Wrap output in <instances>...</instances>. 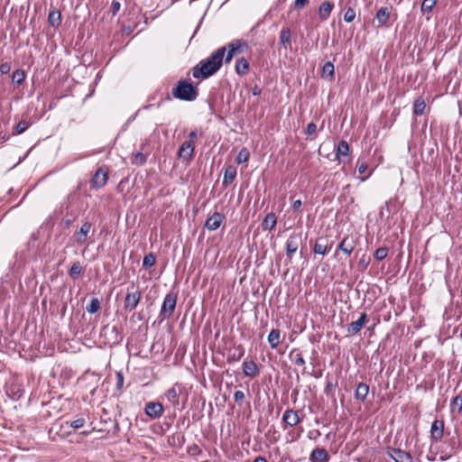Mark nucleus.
<instances>
[{
	"mask_svg": "<svg viewBox=\"0 0 462 462\" xmlns=\"http://www.w3.org/2000/svg\"><path fill=\"white\" fill-rule=\"evenodd\" d=\"M226 48L225 46L217 49L207 59L200 60L193 69L192 76L195 79H205L218 71L221 68Z\"/></svg>",
	"mask_w": 462,
	"mask_h": 462,
	"instance_id": "obj_1",
	"label": "nucleus"
},
{
	"mask_svg": "<svg viewBox=\"0 0 462 462\" xmlns=\"http://www.w3.org/2000/svg\"><path fill=\"white\" fill-rule=\"evenodd\" d=\"M172 95L180 100L193 101L198 97L199 92L189 81L180 80L178 82L176 88L172 89Z\"/></svg>",
	"mask_w": 462,
	"mask_h": 462,
	"instance_id": "obj_2",
	"label": "nucleus"
},
{
	"mask_svg": "<svg viewBox=\"0 0 462 462\" xmlns=\"http://www.w3.org/2000/svg\"><path fill=\"white\" fill-rule=\"evenodd\" d=\"M142 298L140 290L134 283L127 288L124 300V310L126 312H132L136 309Z\"/></svg>",
	"mask_w": 462,
	"mask_h": 462,
	"instance_id": "obj_3",
	"label": "nucleus"
},
{
	"mask_svg": "<svg viewBox=\"0 0 462 462\" xmlns=\"http://www.w3.org/2000/svg\"><path fill=\"white\" fill-rule=\"evenodd\" d=\"M176 301L177 296L173 293H168L165 295L159 314L161 321L171 318L176 308Z\"/></svg>",
	"mask_w": 462,
	"mask_h": 462,
	"instance_id": "obj_4",
	"label": "nucleus"
},
{
	"mask_svg": "<svg viewBox=\"0 0 462 462\" xmlns=\"http://www.w3.org/2000/svg\"><path fill=\"white\" fill-rule=\"evenodd\" d=\"M184 385L179 382H176L169 388L163 395V398L174 408L179 409L180 398L184 391Z\"/></svg>",
	"mask_w": 462,
	"mask_h": 462,
	"instance_id": "obj_5",
	"label": "nucleus"
},
{
	"mask_svg": "<svg viewBox=\"0 0 462 462\" xmlns=\"http://www.w3.org/2000/svg\"><path fill=\"white\" fill-rule=\"evenodd\" d=\"M248 44L244 40H235L227 44L228 51L225 58V62L229 63L233 57L238 53H242L245 50H246Z\"/></svg>",
	"mask_w": 462,
	"mask_h": 462,
	"instance_id": "obj_6",
	"label": "nucleus"
},
{
	"mask_svg": "<svg viewBox=\"0 0 462 462\" xmlns=\"http://www.w3.org/2000/svg\"><path fill=\"white\" fill-rule=\"evenodd\" d=\"M356 245V241L349 236H345L337 245L334 257L337 258L338 256L339 252H342L346 255L349 256L355 250Z\"/></svg>",
	"mask_w": 462,
	"mask_h": 462,
	"instance_id": "obj_7",
	"label": "nucleus"
},
{
	"mask_svg": "<svg viewBox=\"0 0 462 462\" xmlns=\"http://www.w3.org/2000/svg\"><path fill=\"white\" fill-rule=\"evenodd\" d=\"M302 241L301 233H292L286 241V255L291 259L292 255L297 252Z\"/></svg>",
	"mask_w": 462,
	"mask_h": 462,
	"instance_id": "obj_8",
	"label": "nucleus"
},
{
	"mask_svg": "<svg viewBox=\"0 0 462 462\" xmlns=\"http://www.w3.org/2000/svg\"><path fill=\"white\" fill-rule=\"evenodd\" d=\"M388 456L393 458L395 462H412L413 457L408 451L402 450L397 448H387Z\"/></svg>",
	"mask_w": 462,
	"mask_h": 462,
	"instance_id": "obj_9",
	"label": "nucleus"
},
{
	"mask_svg": "<svg viewBox=\"0 0 462 462\" xmlns=\"http://www.w3.org/2000/svg\"><path fill=\"white\" fill-rule=\"evenodd\" d=\"M108 179V172L103 168H98L90 180L91 189H98L103 188Z\"/></svg>",
	"mask_w": 462,
	"mask_h": 462,
	"instance_id": "obj_10",
	"label": "nucleus"
},
{
	"mask_svg": "<svg viewBox=\"0 0 462 462\" xmlns=\"http://www.w3.org/2000/svg\"><path fill=\"white\" fill-rule=\"evenodd\" d=\"M164 411V407L160 402H150L145 404L144 412L152 420L160 419Z\"/></svg>",
	"mask_w": 462,
	"mask_h": 462,
	"instance_id": "obj_11",
	"label": "nucleus"
},
{
	"mask_svg": "<svg viewBox=\"0 0 462 462\" xmlns=\"http://www.w3.org/2000/svg\"><path fill=\"white\" fill-rule=\"evenodd\" d=\"M102 333L106 337L107 342L111 345L119 344L123 339V336L120 334L116 326H105L102 329Z\"/></svg>",
	"mask_w": 462,
	"mask_h": 462,
	"instance_id": "obj_12",
	"label": "nucleus"
},
{
	"mask_svg": "<svg viewBox=\"0 0 462 462\" xmlns=\"http://www.w3.org/2000/svg\"><path fill=\"white\" fill-rule=\"evenodd\" d=\"M195 144L191 141H185L182 143L178 151V157L183 162H189L193 158Z\"/></svg>",
	"mask_w": 462,
	"mask_h": 462,
	"instance_id": "obj_13",
	"label": "nucleus"
},
{
	"mask_svg": "<svg viewBox=\"0 0 462 462\" xmlns=\"http://www.w3.org/2000/svg\"><path fill=\"white\" fill-rule=\"evenodd\" d=\"M444 421L442 420H435L430 426V439L433 442H439L443 438Z\"/></svg>",
	"mask_w": 462,
	"mask_h": 462,
	"instance_id": "obj_14",
	"label": "nucleus"
},
{
	"mask_svg": "<svg viewBox=\"0 0 462 462\" xmlns=\"http://www.w3.org/2000/svg\"><path fill=\"white\" fill-rule=\"evenodd\" d=\"M92 225L90 222L86 221L82 224L79 231H76L73 235V238L78 245H83L86 243L88 233L90 232Z\"/></svg>",
	"mask_w": 462,
	"mask_h": 462,
	"instance_id": "obj_15",
	"label": "nucleus"
},
{
	"mask_svg": "<svg viewBox=\"0 0 462 462\" xmlns=\"http://www.w3.org/2000/svg\"><path fill=\"white\" fill-rule=\"evenodd\" d=\"M224 218L225 217L221 213L215 212L207 218L205 226L209 231H215L221 226Z\"/></svg>",
	"mask_w": 462,
	"mask_h": 462,
	"instance_id": "obj_16",
	"label": "nucleus"
},
{
	"mask_svg": "<svg viewBox=\"0 0 462 462\" xmlns=\"http://www.w3.org/2000/svg\"><path fill=\"white\" fill-rule=\"evenodd\" d=\"M367 320V315L365 312H363L357 320L351 322L348 324L346 331L348 335L354 336L360 332L363 326Z\"/></svg>",
	"mask_w": 462,
	"mask_h": 462,
	"instance_id": "obj_17",
	"label": "nucleus"
},
{
	"mask_svg": "<svg viewBox=\"0 0 462 462\" xmlns=\"http://www.w3.org/2000/svg\"><path fill=\"white\" fill-rule=\"evenodd\" d=\"M243 373L245 376L254 378L259 375V369L255 362L245 360L242 365Z\"/></svg>",
	"mask_w": 462,
	"mask_h": 462,
	"instance_id": "obj_18",
	"label": "nucleus"
},
{
	"mask_svg": "<svg viewBox=\"0 0 462 462\" xmlns=\"http://www.w3.org/2000/svg\"><path fill=\"white\" fill-rule=\"evenodd\" d=\"M329 459L328 454L325 448H314L310 455V462H328Z\"/></svg>",
	"mask_w": 462,
	"mask_h": 462,
	"instance_id": "obj_19",
	"label": "nucleus"
},
{
	"mask_svg": "<svg viewBox=\"0 0 462 462\" xmlns=\"http://www.w3.org/2000/svg\"><path fill=\"white\" fill-rule=\"evenodd\" d=\"M282 420L290 427L296 426L300 421L298 411L294 410L285 411L282 415Z\"/></svg>",
	"mask_w": 462,
	"mask_h": 462,
	"instance_id": "obj_20",
	"label": "nucleus"
},
{
	"mask_svg": "<svg viewBox=\"0 0 462 462\" xmlns=\"http://www.w3.org/2000/svg\"><path fill=\"white\" fill-rule=\"evenodd\" d=\"M349 152V144L346 141L341 140L338 142L337 146L336 157L338 160L339 163H345V160L342 157H346Z\"/></svg>",
	"mask_w": 462,
	"mask_h": 462,
	"instance_id": "obj_21",
	"label": "nucleus"
},
{
	"mask_svg": "<svg viewBox=\"0 0 462 462\" xmlns=\"http://www.w3.org/2000/svg\"><path fill=\"white\" fill-rule=\"evenodd\" d=\"M375 18L379 27L386 26L390 19V12L387 7H381L376 12Z\"/></svg>",
	"mask_w": 462,
	"mask_h": 462,
	"instance_id": "obj_22",
	"label": "nucleus"
},
{
	"mask_svg": "<svg viewBox=\"0 0 462 462\" xmlns=\"http://www.w3.org/2000/svg\"><path fill=\"white\" fill-rule=\"evenodd\" d=\"M368 393H369V386L368 384L365 383H359L357 385H356V391H355V398L361 402H364L368 395Z\"/></svg>",
	"mask_w": 462,
	"mask_h": 462,
	"instance_id": "obj_23",
	"label": "nucleus"
},
{
	"mask_svg": "<svg viewBox=\"0 0 462 462\" xmlns=\"http://www.w3.org/2000/svg\"><path fill=\"white\" fill-rule=\"evenodd\" d=\"M334 8V5L329 2V1H324L320 4L319 7V17L322 21H326L332 10Z\"/></svg>",
	"mask_w": 462,
	"mask_h": 462,
	"instance_id": "obj_24",
	"label": "nucleus"
},
{
	"mask_svg": "<svg viewBox=\"0 0 462 462\" xmlns=\"http://www.w3.org/2000/svg\"><path fill=\"white\" fill-rule=\"evenodd\" d=\"M276 223H277L276 216L274 213L271 212L264 217L261 226H262L263 230L272 231L275 227Z\"/></svg>",
	"mask_w": 462,
	"mask_h": 462,
	"instance_id": "obj_25",
	"label": "nucleus"
},
{
	"mask_svg": "<svg viewBox=\"0 0 462 462\" xmlns=\"http://www.w3.org/2000/svg\"><path fill=\"white\" fill-rule=\"evenodd\" d=\"M236 168L234 165H228L225 169L223 185L227 186L232 183L236 177Z\"/></svg>",
	"mask_w": 462,
	"mask_h": 462,
	"instance_id": "obj_26",
	"label": "nucleus"
},
{
	"mask_svg": "<svg viewBox=\"0 0 462 462\" xmlns=\"http://www.w3.org/2000/svg\"><path fill=\"white\" fill-rule=\"evenodd\" d=\"M313 252L316 254H321V255H325L328 254V244L326 243V238H324V237L318 238V240L316 241V243L314 245Z\"/></svg>",
	"mask_w": 462,
	"mask_h": 462,
	"instance_id": "obj_27",
	"label": "nucleus"
},
{
	"mask_svg": "<svg viewBox=\"0 0 462 462\" xmlns=\"http://www.w3.org/2000/svg\"><path fill=\"white\" fill-rule=\"evenodd\" d=\"M291 32L290 28L282 27L280 32V42L284 49H288L291 43Z\"/></svg>",
	"mask_w": 462,
	"mask_h": 462,
	"instance_id": "obj_28",
	"label": "nucleus"
},
{
	"mask_svg": "<svg viewBox=\"0 0 462 462\" xmlns=\"http://www.w3.org/2000/svg\"><path fill=\"white\" fill-rule=\"evenodd\" d=\"M249 62L245 58H240L236 62V72L239 76H245L248 73Z\"/></svg>",
	"mask_w": 462,
	"mask_h": 462,
	"instance_id": "obj_29",
	"label": "nucleus"
},
{
	"mask_svg": "<svg viewBox=\"0 0 462 462\" xmlns=\"http://www.w3.org/2000/svg\"><path fill=\"white\" fill-rule=\"evenodd\" d=\"M48 23L53 28H58L61 23V14L60 11L52 10L49 13Z\"/></svg>",
	"mask_w": 462,
	"mask_h": 462,
	"instance_id": "obj_30",
	"label": "nucleus"
},
{
	"mask_svg": "<svg viewBox=\"0 0 462 462\" xmlns=\"http://www.w3.org/2000/svg\"><path fill=\"white\" fill-rule=\"evenodd\" d=\"M281 331L277 328H273L268 335V343L272 348H276L280 344Z\"/></svg>",
	"mask_w": 462,
	"mask_h": 462,
	"instance_id": "obj_31",
	"label": "nucleus"
},
{
	"mask_svg": "<svg viewBox=\"0 0 462 462\" xmlns=\"http://www.w3.org/2000/svg\"><path fill=\"white\" fill-rule=\"evenodd\" d=\"M426 108L425 101L422 97H418L413 102V114L415 116H421Z\"/></svg>",
	"mask_w": 462,
	"mask_h": 462,
	"instance_id": "obj_32",
	"label": "nucleus"
},
{
	"mask_svg": "<svg viewBox=\"0 0 462 462\" xmlns=\"http://www.w3.org/2000/svg\"><path fill=\"white\" fill-rule=\"evenodd\" d=\"M290 357L291 358L292 362L297 365H300V366H302L304 369H305V360L304 358L302 357V355L300 352H299L298 350L296 349H293L291 353H290Z\"/></svg>",
	"mask_w": 462,
	"mask_h": 462,
	"instance_id": "obj_33",
	"label": "nucleus"
},
{
	"mask_svg": "<svg viewBox=\"0 0 462 462\" xmlns=\"http://www.w3.org/2000/svg\"><path fill=\"white\" fill-rule=\"evenodd\" d=\"M82 271H83V268H82L81 263L79 262H75L72 263V265L69 271V274L70 278L75 280L76 278L79 277V275L82 273Z\"/></svg>",
	"mask_w": 462,
	"mask_h": 462,
	"instance_id": "obj_34",
	"label": "nucleus"
},
{
	"mask_svg": "<svg viewBox=\"0 0 462 462\" xmlns=\"http://www.w3.org/2000/svg\"><path fill=\"white\" fill-rule=\"evenodd\" d=\"M437 0H423L420 5V12L422 14H430L434 5H436Z\"/></svg>",
	"mask_w": 462,
	"mask_h": 462,
	"instance_id": "obj_35",
	"label": "nucleus"
},
{
	"mask_svg": "<svg viewBox=\"0 0 462 462\" xmlns=\"http://www.w3.org/2000/svg\"><path fill=\"white\" fill-rule=\"evenodd\" d=\"M244 349L239 346L233 354L228 355L226 360L230 363L238 362L244 356Z\"/></svg>",
	"mask_w": 462,
	"mask_h": 462,
	"instance_id": "obj_36",
	"label": "nucleus"
},
{
	"mask_svg": "<svg viewBox=\"0 0 462 462\" xmlns=\"http://www.w3.org/2000/svg\"><path fill=\"white\" fill-rule=\"evenodd\" d=\"M25 79V73L23 69H15L13 72L12 80L14 83H16L17 85L23 84V82Z\"/></svg>",
	"mask_w": 462,
	"mask_h": 462,
	"instance_id": "obj_37",
	"label": "nucleus"
},
{
	"mask_svg": "<svg viewBox=\"0 0 462 462\" xmlns=\"http://www.w3.org/2000/svg\"><path fill=\"white\" fill-rule=\"evenodd\" d=\"M87 311L94 314L100 310V301L97 298H93L86 308Z\"/></svg>",
	"mask_w": 462,
	"mask_h": 462,
	"instance_id": "obj_38",
	"label": "nucleus"
},
{
	"mask_svg": "<svg viewBox=\"0 0 462 462\" xmlns=\"http://www.w3.org/2000/svg\"><path fill=\"white\" fill-rule=\"evenodd\" d=\"M249 156H250V153H249L248 150L246 148H243L238 152V154H237V156L236 158V162L238 164L245 163V162H246L248 161Z\"/></svg>",
	"mask_w": 462,
	"mask_h": 462,
	"instance_id": "obj_39",
	"label": "nucleus"
},
{
	"mask_svg": "<svg viewBox=\"0 0 462 462\" xmlns=\"http://www.w3.org/2000/svg\"><path fill=\"white\" fill-rule=\"evenodd\" d=\"M155 264V256L152 253L144 255L143 259V267L148 269Z\"/></svg>",
	"mask_w": 462,
	"mask_h": 462,
	"instance_id": "obj_40",
	"label": "nucleus"
},
{
	"mask_svg": "<svg viewBox=\"0 0 462 462\" xmlns=\"http://www.w3.org/2000/svg\"><path fill=\"white\" fill-rule=\"evenodd\" d=\"M323 76L333 77L335 73L334 64L327 61L322 68Z\"/></svg>",
	"mask_w": 462,
	"mask_h": 462,
	"instance_id": "obj_41",
	"label": "nucleus"
},
{
	"mask_svg": "<svg viewBox=\"0 0 462 462\" xmlns=\"http://www.w3.org/2000/svg\"><path fill=\"white\" fill-rule=\"evenodd\" d=\"M30 125H31V124L28 121H25V120L20 121L15 126L14 134H23L29 128Z\"/></svg>",
	"mask_w": 462,
	"mask_h": 462,
	"instance_id": "obj_42",
	"label": "nucleus"
},
{
	"mask_svg": "<svg viewBox=\"0 0 462 462\" xmlns=\"http://www.w3.org/2000/svg\"><path fill=\"white\" fill-rule=\"evenodd\" d=\"M388 254V248L387 247H379L374 252V258L378 261H382L386 258Z\"/></svg>",
	"mask_w": 462,
	"mask_h": 462,
	"instance_id": "obj_43",
	"label": "nucleus"
},
{
	"mask_svg": "<svg viewBox=\"0 0 462 462\" xmlns=\"http://www.w3.org/2000/svg\"><path fill=\"white\" fill-rule=\"evenodd\" d=\"M356 18V11L352 7H348L344 14V21L346 23H352Z\"/></svg>",
	"mask_w": 462,
	"mask_h": 462,
	"instance_id": "obj_44",
	"label": "nucleus"
},
{
	"mask_svg": "<svg viewBox=\"0 0 462 462\" xmlns=\"http://www.w3.org/2000/svg\"><path fill=\"white\" fill-rule=\"evenodd\" d=\"M306 134L310 136L311 139H314L317 137V125L315 123H309L306 129Z\"/></svg>",
	"mask_w": 462,
	"mask_h": 462,
	"instance_id": "obj_45",
	"label": "nucleus"
},
{
	"mask_svg": "<svg viewBox=\"0 0 462 462\" xmlns=\"http://www.w3.org/2000/svg\"><path fill=\"white\" fill-rule=\"evenodd\" d=\"M147 155L139 152L134 154V160L133 163L136 165H143L146 162Z\"/></svg>",
	"mask_w": 462,
	"mask_h": 462,
	"instance_id": "obj_46",
	"label": "nucleus"
},
{
	"mask_svg": "<svg viewBox=\"0 0 462 462\" xmlns=\"http://www.w3.org/2000/svg\"><path fill=\"white\" fill-rule=\"evenodd\" d=\"M85 422L86 420L84 418H79L75 420H72L69 425L71 428L77 430L82 428L85 425Z\"/></svg>",
	"mask_w": 462,
	"mask_h": 462,
	"instance_id": "obj_47",
	"label": "nucleus"
},
{
	"mask_svg": "<svg viewBox=\"0 0 462 462\" xmlns=\"http://www.w3.org/2000/svg\"><path fill=\"white\" fill-rule=\"evenodd\" d=\"M116 386L117 390H121L124 386V375L121 372H116Z\"/></svg>",
	"mask_w": 462,
	"mask_h": 462,
	"instance_id": "obj_48",
	"label": "nucleus"
},
{
	"mask_svg": "<svg viewBox=\"0 0 462 462\" xmlns=\"http://www.w3.org/2000/svg\"><path fill=\"white\" fill-rule=\"evenodd\" d=\"M309 3L310 0H295L293 3V8L296 10H300L309 5Z\"/></svg>",
	"mask_w": 462,
	"mask_h": 462,
	"instance_id": "obj_49",
	"label": "nucleus"
},
{
	"mask_svg": "<svg viewBox=\"0 0 462 462\" xmlns=\"http://www.w3.org/2000/svg\"><path fill=\"white\" fill-rule=\"evenodd\" d=\"M336 388V384L330 381V380H328L326 382V386H325V389H324V393L325 394L328 395L330 394Z\"/></svg>",
	"mask_w": 462,
	"mask_h": 462,
	"instance_id": "obj_50",
	"label": "nucleus"
},
{
	"mask_svg": "<svg viewBox=\"0 0 462 462\" xmlns=\"http://www.w3.org/2000/svg\"><path fill=\"white\" fill-rule=\"evenodd\" d=\"M245 393L242 391H236L234 393V400L236 403L240 404L245 400Z\"/></svg>",
	"mask_w": 462,
	"mask_h": 462,
	"instance_id": "obj_51",
	"label": "nucleus"
},
{
	"mask_svg": "<svg viewBox=\"0 0 462 462\" xmlns=\"http://www.w3.org/2000/svg\"><path fill=\"white\" fill-rule=\"evenodd\" d=\"M11 70V64L9 62H3L0 64V73L5 75Z\"/></svg>",
	"mask_w": 462,
	"mask_h": 462,
	"instance_id": "obj_52",
	"label": "nucleus"
},
{
	"mask_svg": "<svg viewBox=\"0 0 462 462\" xmlns=\"http://www.w3.org/2000/svg\"><path fill=\"white\" fill-rule=\"evenodd\" d=\"M451 404L457 405L458 412H460L462 411V396L457 395L456 397H454Z\"/></svg>",
	"mask_w": 462,
	"mask_h": 462,
	"instance_id": "obj_53",
	"label": "nucleus"
},
{
	"mask_svg": "<svg viewBox=\"0 0 462 462\" xmlns=\"http://www.w3.org/2000/svg\"><path fill=\"white\" fill-rule=\"evenodd\" d=\"M121 4L118 1H113L111 4V12L113 15H116L120 10Z\"/></svg>",
	"mask_w": 462,
	"mask_h": 462,
	"instance_id": "obj_54",
	"label": "nucleus"
},
{
	"mask_svg": "<svg viewBox=\"0 0 462 462\" xmlns=\"http://www.w3.org/2000/svg\"><path fill=\"white\" fill-rule=\"evenodd\" d=\"M302 202L300 199H296L293 201L291 205V208L293 211H299L301 208Z\"/></svg>",
	"mask_w": 462,
	"mask_h": 462,
	"instance_id": "obj_55",
	"label": "nucleus"
},
{
	"mask_svg": "<svg viewBox=\"0 0 462 462\" xmlns=\"http://www.w3.org/2000/svg\"><path fill=\"white\" fill-rule=\"evenodd\" d=\"M367 169L366 163L361 162L357 164V170L359 173H365Z\"/></svg>",
	"mask_w": 462,
	"mask_h": 462,
	"instance_id": "obj_56",
	"label": "nucleus"
},
{
	"mask_svg": "<svg viewBox=\"0 0 462 462\" xmlns=\"http://www.w3.org/2000/svg\"><path fill=\"white\" fill-rule=\"evenodd\" d=\"M198 137V133L197 131H191L189 134V140L188 141H191V143H194V140Z\"/></svg>",
	"mask_w": 462,
	"mask_h": 462,
	"instance_id": "obj_57",
	"label": "nucleus"
},
{
	"mask_svg": "<svg viewBox=\"0 0 462 462\" xmlns=\"http://www.w3.org/2000/svg\"><path fill=\"white\" fill-rule=\"evenodd\" d=\"M383 210H386L388 213H390L389 202H385V204L381 208V210H380L381 217H383Z\"/></svg>",
	"mask_w": 462,
	"mask_h": 462,
	"instance_id": "obj_58",
	"label": "nucleus"
},
{
	"mask_svg": "<svg viewBox=\"0 0 462 462\" xmlns=\"http://www.w3.org/2000/svg\"><path fill=\"white\" fill-rule=\"evenodd\" d=\"M262 92V89L258 87V86H254L253 88H252V94L254 96H259Z\"/></svg>",
	"mask_w": 462,
	"mask_h": 462,
	"instance_id": "obj_59",
	"label": "nucleus"
},
{
	"mask_svg": "<svg viewBox=\"0 0 462 462\" xmlns=\"http://www.w3.org/2000/svg\"><path fill=\"white\" fill-rule=\"evenodd\" d=\"M254 462H267V460L263 457H257L254 458Z\"/></svg>",
	"mask_w": 462,
	"mask_h": 462,
	"instance_id": "obj_60",
	"label": "nucleus"
},
{
	"mask_svg": "<svg viewBox=\"0 0 462 462\" xmlns=\"http://www.w3.org/2000/svg\"><path fill=\"white\" fill-rule=\"evenodd\" d=\"M70 223H71V220H70V219H67V220H66V225H67V226H69V225H70Z\"/></svg>",
	"mask_w": 462,
	"mask_h": 462,
	"instance_id": "obj_61",
	"label": "nucleus"
},
{
	"mask_svg": "<svg viewBox=\"0 0 462 462\" xmlns=\"http://www.w3.org/2000/svg\"><path fill=\"white\" fill-rule=\"evenodd\" d=\"M360 264H364V265H365V260H364V259L360 260Z\"/></svg>",
	"mask_w": 462,
	"mask_h": 462,
	"instance_id": "obj_62",
	"label": "nucleus"
},
{
	"mask_svg": "<svg viewBox=\"0 0 462 462\" xmlns=\"http://www.w3.org/2000/svg\"><path fill=\"white\" fill-rule=\"evenodd\" d=\"M332 245H333V243L331 242V243L328 245V251L331 249Z\"/></svg>",
	"mask_w": 462,
	"mask_h": 462,
	"instance_id": "obj_63",
	"label": "nucleus"
}]
</instances>
